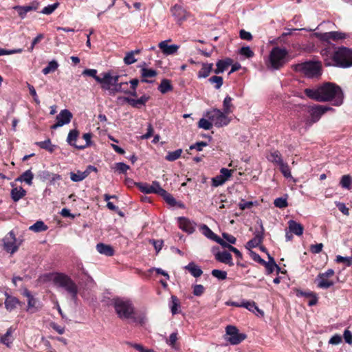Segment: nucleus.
<instances>
[{
	"label": "nucleus",
	"instance_id": "nucleus-1",
	"mask_svg": "<svg viewBox=\"0 0 352 352\" xmlns=\"http://www.w3.org/2000/svg\"><path fill=\"white\" fill-rule=\"evenodd\" d=\"M305 95L316 101L327 102L332 100L333 104L340 106L343 102L344 94L338 85L332 82H325L316 89H305Z\"/></svg>",
	"mask_w": 352,
	"mask_h": 352
},
{
	"label": "nucleus",
	"instance_id": "nucleus-6",
	"mask_svg": "<svg viewBox=\"0 0 352 352\" xmlns=\"http://www.w3.org/2000/svg\"><path fill=\"white\" fill-rule=\"evenodd\" d=\"M294 70L300 72L303 75L313 78L320 74V64L316 62H305L296 64L292 66Z\"/></svg>",
	"mask_w": 352,
	"mask_h": 352
},
{
	"label": "nucleus",
	"instance_id": "nucleus-37",
	"mask_svg": "<svg viewBox=\"0 0 352 352\" xmlns=\"http://www.w3.org/2000/svg\"><path fill=\"white\" fill-rule=\"evenodd\" d=\"M141 75L144 78L142 81L148 82L149 81L146 78L155 77L157 75V72L152 69L142 68L141 69Z\"/></svg>",
	"mask_w": 352,
	"mask_h": 352
},
{
	"label": "nucleus",
	"instance_id": "nucleus-28",
	"mask_svg": "<svg viewBox=\"0 0 352 352\" xmlns=\"http://www.w3.org/2000/svg\"><path fill=\"white\" fill-rule=\"evenodd\" d=\"M318 281V287L322 289H327L334 285V282L329 280V278H325L320 274L318 275L316 278Z\"/></svg>",
	"mask_w": 352,
	"mask_h": 352
},
{
	"label": "nucleus",
	"instance_id": "nucleus-54",
	"mask_svg": "<svg viewBox=\"0 0 352 352\" xmlns=\"http://www.w3.org/2000/svg\"><path fill=\"white\" fill-rule=\"evenodd\" d=\"M211 274L219 280H225L227 277V272L219 270H213Z\"/></svg>",
	"mask_w": 352,
	"mask_h": 352
},
{
	"label": "nucleus",
	"instance_id": "nucleus-33",
	"mask_svg": "<svg viewBox=\"0 0 352 352\" xmlns=\"http://www.w3.org/2000/svg\"><path fill=\"white\" fill-rule=\"evenodd\" d=\"M268 255V258H269V261H265V264H263V265H264L266 268V271L268 274H271L274 272V269L276 268L278 270H279V267L276 265L274 259L269 254H267Z\"/></svg>",
	"mask_w": 352,
	"mask_h": 352
},
{
	"label": "nucleus",
	"instance_id": "nucleus-40",
	"mask_svg": "<svg viewBox=\"0 0 352 352\" xmlns=\"http://www.w3.org/2000/svg\"><path fill=\"white\" fill-rule=\"evenodd\" d=\"M241 307H245L249 311H252L254 313L256 311L261 314V315H263V311L260 310L258 307L256 306V303L253 301H248L245 302H243L242 305H241Z\"/></svg>",
	"mask_w": 352,
	"mask_h": 352
},
{
	"label": "nucleus",
	"instance_id": "nucleus-16",
	"mask_svg": "<svg viewBox=\"0 0 352 352\" xmlns=\"http://www.w3.org/2000/svg\"><path fill=\"white\" fill-rule=\"evenodd\" d=\"M4 249L10 253L14 252L17 250L16 245V239L12 232H9L3 239Z\"/></svg>",
	"mask_w": 352,
	"mask_h": 352
},
{
	"label": "nucleus",
	"instance_id": "nucleus-29",
	"mask_svg": "<svg viewBox=\"0 0 352 352\" xmlns=\"http://www.w3.org/2000/svg\"><path fill=\"white\" fill-rule=\"evenodd\" d=\"M140 52V50H135L126 52L124 58V63L127 65L135 63L138 60L135 56L139 54Z\"/></svg>",
	"mask_w": 352,
	"mask_h": 352
},
{
	"label": "nucleus",
	"instance_id": "nucleus-8",
	"mask_svg": "<svg viewBox=\"0 0 352 352\" xmlns=\"http://www.w3.org/2000/svg\"><path fill=\"white\" fill-rule=\"evenodd\" d=\"M329 109H331L330 107L323 105H315L310 107L309 109L310 118L306 120V124L311 126L314 123H316L320 120L321 116Z\"/></svg>",
	"mask_w": 352,
	"mask_h": 352
},
{
	"label": "nucleus",
	"instance_id": "nucleus-38",
	"mask_svg": "<svg viewBox=\"0 0 352 352\" xmlns=\"http://www.w3.org/2000/svg\"><path fill=\"white\" fill-rule=\"evenodd\" d=\"M29 229L35 232H40L47 230V226L42 221H37L34 224L31 226Z\"/></svg>",
	"mask_w": 352,
	"mask_h": 352
},
{
	"label": "nucleus",
	"instance_id": "nucleus-50",
	"mask_svg": "<svg viewBox=\"0 0 352 352\" xmlns=\"http://www.w3.org/2000/svg\"><path fill=\"white\" fill-rule=\"evenodd\" d=\"M280 172L283 173L285 177L290 178L292 177V174L290 171V168L287 163L283 162L280 166Z\"/></svg>",
	"mask_w": 352,
	"mask_h": 352
},
{
	"label": "nucleus",
	"instance_id": "nucleus-19",
	"mask_svg": "<svg viewBox=\"0 0 352 352\" xmlns=\"http://www.w3.org/2000/svg\"><path fill=\"white\" fill-rule=\"evenodd\" d=\"M178 221L179 228L182 230L189 234H191L195 231L194 223L191 222L186 217H179Z\"/></svg>",
	"mask_w": 352,
	"mask_h": 352
},
{
	"label": "nucleus",
	"instance_id": "nucleus-64",
	"mask_svg": "<svg viewBox=\"0 0 352 352\" xmlns=\"http://www.w3.org/2000/svg\"><path fill=\"white\" fill-rule=\"evenodd\" d=\"M254 205L252 201H245L244 200H241V201L239 204V207L241 210H244L245 209L251 208Z\"/></svg>",
	"mask_w": 352,
	"mask_h": 352
},
{
	"label": "nucleus",
	"instance_id": "nucleus-20",
	"mask_svg": "<svg viewBox=\"0 0 352 352\" xmlns=\"http://www.w3.org/2000/svg\"><path fill=\"white\" fill-rule=\"evenodd\" d=\"M215 258L219 262L228 264L230 266L234 265L232 255L228 252H226V251L219 252L215 254Z\"/></svg>",
	"mask_w": 352,
	"mask_h": 352
},
{
	"label": "nucleus",
	"instance_id": "nucleus-60",
	"mask_svg": "<svg viewBox=\"0 0 352 352\" xmlns=\"http://www.w3.org/2000/svg\"><path fill=\"white\" fill-rule=\"evenodd\" d=\"M226 181L219 175L212 179V186L214 187L223 184Z\"/></svg>",
	"mask_w": 352,
	"mask_h": 352
},
{
	"label": "nucleus",
	"instance_id": "nucleus-5",
	"mask_svg": "<svg viewBox=\"0 0 352 352\" xmlns=\"http://www.w3.org/2000/svg\"><path fill=\"white\" fill-rule=\"evenodd\" d=\"M112 305L118 317L122 319L131 318L134 312L132 304L126 300L116 298L112 300Z\"/></svg>",
	"mask_w": 352,
	"mask_h": 352
},
{
	"label": "nucleus",
	"instance_id": "nucleus-48",
	"mask_svg": "<svg viewBox=\"0 0 352 352\" xmlns=\"http://www.w3.org/2000/svg\"><path fill=\"white\" fill-rule=\"evenodd\" d=\"M212 122L209 119L201 118L199 120L198 126L205 130H210L212 127Z\"/></svg>",
	"mask_w": 352,
	"mask_h": 352
},
{
	"label": "nucleus",
	"instance_id": "nucleus-58",
	"mask_svg": "<svg viewBox=\"0 0 352 352\" xmlns=\"http://www.w3.org/2000/svg\"><path fill=\"white\" fill-rule=\"evenodd\" d=\"M82 138L85 140L86 143L84 145L76 146L77 148L83 149L91 144V133H85V134H83Z\"/></svg>",
	"mask_w": 352,
	"mask_h": 352
},
{
	"label": "nucleus",
	"instance_id": "nucleus-55",
	"mask_svg": "<svg viewBox=\"0 0 352 352\" xmlns=\"http://www.w3.org/2000/svg\"><path fill=\"white\" fill-rule=\"evenodd\" d=\"M274 204L279 208H286L288 205L287 199L283 197L276 198L274 201Z\"/></svg>",
	"mask_w": 352,
	"mask_h": 352
},
{
	"label": "nucleus",
	"instance_id": "nucleus-36",
	"mask_svg": "<svg viewBox=\"0 0 352 352\" xmlns=\"http://www.w3.org/2000/svg\"><path fill=\"white\" fill-rule=\"evenodd\" d=\"M87 177V173L84 171L78 170L77 173H70V179L74 182H78Z\"/></svg>",
	"mask_w": 352,
	"mask_h": 352
},
{
	"label": "nucleus",
	"instance_id": "nucleus-24",
	"mask_svg": "<svg viewBox=\"0 0 352 352\" xmlns=\"http://www.w3.org/2000/svg\"><path fill=\"white\" fill-rule=\"evenodd\" d=\"M96 250L100 254L107 256H113L114 254V250L110 245L102 243L97 244Z\"/></svg>",
	"mask_w": 352,
	"mask_h": 352
},
{
	"label": "nucleus",
	"instance_id": "nucleus-63",
	"mask_svg": "<svg viewBox=\"0 0 352 352\" xmlns=\"http://www.w3.org/2000/svg\"><path fill=\"white\" fill-rule=\"evenodd\" d=\"M208 145L207 142H198L191 146H190V149H197L198 151H201L203 150V148L206 146Z\"/></svg>",
	"mask_w": 352,
	"mask_h": 352
},
{
	"label": "nucleus",
	"instance_id": "nucleus-52",
	"mask_svg": "<svg viewBox=\"0 0 352 352\" xmlns=\"http://www.w3.org/2000/svg\"><path fill=\"white\" fill-rule=\"evenodd\" d=\"M33 178H34V175L32 173L30 169H29L23 173V182H25L29 186H31L32 184Z\"/></svg>",
	"mask_w": 352,
	"mask_h": 352
},
{
	"label": "nucleus",
	"instance_id": "nucleus-27",
	"mask_svg": "<svg viewBox=\"0 0 352 352\" xmlns=\"http://www.w3.org/2000/svg\"><path fill=\"white\" fill-rule=\"evenodd\" d=\"M289 229L290 232L295 234L297 236H300L303 233V226L296 222L294 220H290L288 222Z\"/></svg>",
	"mask_w": 352,
	"mask_h": 352
},
{
	"label": "nucleus",
	"instance_id": "nucleus-10",
	"mask_svg": "<svg viewBox=\"0 0 352 352\" xmlns=\"http://www.w3.org/2000/svg\"><path fill=\"white\" fill-rule=\"evenodd\" d=\"M316 35L321 41L329 43L331 40L338 41L346 39L349 37V34L339 31H332L324 33H316Z\"/></svg>",
	"mask_w": 352,
	"mask_h": 352
},
{
	"label": "nucleus",
	"instance_id": "nucleus-51",
	"mask_svg": "<svg viewBox=\"0 0 352 352\" xmlns=\"http://www.w3.org/2000/svg\"><path fill=\"white\" fill-rule=\"evenodd\" d=\"M59 6V3L56 2L54 4L49 5L45 7L42 10L41 13L44 14H52Z\"/></svg>",
	"mask_w": 352,
	"mask_h": 352
},
{
	"label": "nucleus",
	"instance_id": "nucleus-61",
	"mask_svg": "<svg viewBox=\"0 0 352 352\" xmlns=\"http://www.w3.org/2000/svg\"><path fill=\"white\" fill-rule=\"evenodd\" d=\"M205 288L202 285H195L193 286V294L199 296L204 294Z\"/></svg>",
	"mask_w": 352,
	"mask_h": 352
},
{
	"label": "nucleus",
	"instance_id": "nucleus-30",
	"mask_svg": "<svg viewBox=\"0 0 352 352\" xmlns=\"http://www.w3.org/2000/svg\"><path fill=\"white\" fill-rule=\"evenodd\" d=\"M5 300V306L7 310L12 311L19 305V300L14 296L7 295Z\"/></svg>",
	"mask_w": 352,
	"mask_h": 352
},
{
	"label": "nucleus",
	"instance_id": "nucleus-18",
	"mask_svg": "<svg viewBox=\"0 0 352 352\" xmlns=\"http://www.w3.org/2000/svg\"><path fill=\"white\" fill-rule=\"evenodd\" d=\"M170 41V40L163 41L158 45L159 47L165 55H172L175 54L179 47V45L175 44L168 45V42Z\"/></svg>",
	"mask_w": 352,
	"mask_h": 352
},
{
	"label": "nucleus",
	"instance_id": "nucleus-13",
	"mask_svg": "<svg viewBox=\"0 0 352 352\" xmlns=\"http://www.w3.org/2000/svg\"><path fill=\"white\" fill-rule=\"evenodd\" d=\"M72 113L67 109L60 111L56 117V122L51 126L52 129H56L71 122Z\"/></svg>",
	"mask_w": 352,
	"mask_h": 352
},
{
	"label": "nucleus",
	"instance_id": "nucleus-32",
	"mask_svg": "<svg viewBox=\"0 0 352 352\" xmlns=\"http://www.w3.org/2000/svg\"><path fill=\"white\" fill-rule=\"evenodd\" d=\"M14 330L12 328L8 329L5 335L0 334V342L6 344L7 346H10V344L12 342V334Z\"/></svg>",
	"mask_w": 352,
	"mask_h": 352
},
{
	"label": "nucleus",
	"instance_id": "nucleus-62",
	"mask_svg": "<svg viewBox=\"0 0 352 352\" xmlns=\"http://www.w3.org/2000/svg\"><path fill=\"white\" fill-rule=\"evenodd\" d=\"M233 170H229L228 168H222L220 170V173H221V176L226 180L227 181L232 175V173Z\"/></svg>",
	"mask_w": 352,
	"mask_h": 352
},
{
	"label": "nucleus",
	"instance_id": "nucleus-35",
	"mask_svg": "<svg viewBox=\"0 0 352 352\" xmlns=\"http://www.w3.org/2000/svg\"><path fill=\"white\" fill-rule=\"evenodd\" d=\"M173 86L170 84V80L168 79H163L159 85L158 89L162 94H166L169 91L173 90Z\"/></svg>",
	"mask_w": 352,
	"mask_h": 352
},
{
	"label": "nucleus",
	"instance_id": "nucleus-23",
	"mask_svg": "<svg viewBox=\"0 0 352 352\" xmlns=\"http://www.w3.org/2000/svg\"><path fill=\"white\" fill-rule=\"evenodd\" d=\"M148 98H149L146 96H142L137 100L127 97L123 98V100L132 107L139 108L140 106L144 105V104L148 101Z\"/></svg>",
	"mask_w": 352,
	"mask_h": 352
},
{
	"label": "nucleus",
	"instance_id": "nucleus-44",
	"mask_svg": "<svg viewBox=\"0 0 352 352\" xmlns=\"http://www.w3.org/2000/svg\"><path fill=\"white\" fill-rule=\"evenodd\" d=\"M38 144L41 148L45 149L50 153H53L56 147L54 145L52 144L51 141L50 140L41 142L38 143Z\"/></svg>",
	"mask_w": 352,
	"mask_h": 352
},
{
	"label": "nucleus",
	"instance_id": "nucleus-59",
	"mask_svg": "<svg viewBox=\"0 0 352 352\" xmlns=\"http://www.w3.org/2000/svg\"><path fill=\"white\" fill-rule=\"evenodd\" d=\"M336 261L337 263H345L347 266L352 265V257H344L342 256H337Z\"/></svg>",
	"mask_w": 352,
	"mask_h": 352
},
{
	"label": "nucleus",
	"instance_id": "nucleus-15",
	"mask_svg": "<svg viewBox=\"0 0 352 352\" xmlns=\"http://www.w3.org/2000/svg\"><path fill=\"white\" fill-rule=\"evenodd\" d=\"M135 185L141 192L146 194L155 193L158 195L161 188L160 183L157 181H153L151 185L146 183H136Z\"/></svg>",
	"mask_w": 352,
	"mask_h": 352
},
{
	"label": "nucleus",
	"instance_id": "nucleus-49",
	"mask_svg": "<svg viewBox=\"0 0 352 352\" xmlns=\"http://www.w3.org/2000/svg\"><path fill=\"white\" fill-rule=\"evenodd\" d=\"M171 302H172V305L170 306L171 312L173 315H175L177 313H178V308L180 307V303H179L178 298L175 296H171Z\"/></svg>",
	"mask_w": 352,
	"mask_h": 352
},
{
	"label": "nucleus",
	"instance_id": "nucleus-56",
	"mask_svg": "<svg viewBox=\"0 0 352 352\" xmlns=\"http://www.w3.org/2000/svg\"><path fill=\"white\" fill-rule=\"evenodd\" d=\"M240 54L244 56L246 58H252V56H254V53L250 49V47L246 46L241 48Z\"/></svg>",
	"mask_w": 352,
	"mask_h": 352
},
{
	"label": "nucleus",
	"instance_id": "nucleus-7",
	"mask_svg": "<svg viewBox=\"0 0 352 352\" xmlns=\"http://www.w3.org/2000/svg\"><path fill=\"white\" fill-rule=\"evenodd\" d=\"M228 113L218 109H213L207 112L206 116L217 127L227 126L231 121Z\"/></svg>",
	"mask_w": 352,
	"mask_h": 352
},
{
	"label": "nucleus",
	"instance_id": "nucleus-39",
	"mask_svg": "<svg viewBox=\"0 0 352 352\" xmlns=\"http://www.w3.org/2000/svg\"><path fill=\"white\" fill-rule=\"evenodd\" d=\"M182 149L179 148L174 151L168 152L165 157V159L169 162H173L181 157Z\"/></svg>",
	"mask_w": 352,
	"mask_h": 352
},
{
	"label": "nucleus",
	"instance_id": "nucleus-2",
	"mask_svg": "<svg viewBox=\"0 0 352 352\" xmlns=\"http://www.w3.org/2000/svg\"><path fill=\"white\" fill-rule=\"evenodd\" d=\"M334 65L347 68L352 66V49L346 47H338L335 48L332 55Z\"/></svg>",
	"mask_w": 352,
	"mask_h": 352
},
{
	"label": "nucleus",
	"instance_id": "nucleus-46",
	"mask_svg": "<svg viewBox=\"0 0 352 352\" xmlns=\"http://www.w3.org/2000/svg\"><path fill=\"white\" fill-rule=\"evenodd\" d=\"M352 183V178L349 175H343L340 180V185L342 188L349 189Z\"/></svg>",
	"mask_w": 352,
	"mask_h": 352
},
{
	"label": "nucleus",
	"instance_id": "nucleus-21",
	"mask_svg": "<svg viewBox=\"0 0 352 352\" xmlns=\"http://www.w3.org/2000/svg\"><path fill=\"white\" fill-rule=\"evenodd\" d=\"M116 93L126 94L128 91V82H119L114 85L112 89H110V95H115Z\"/></svg>",
	"mask_w": 352,
	"mask_h": 352
},
{
	"label": "nucleus",
	"instance_id": "nucleus-42",
	"mask_svg": "<svg viewBox=\"0 0 352 352\" xmlns=\"http://www.w3.org/2000/svg\"><path fill=\"white\" fill-rule=\"evenodd\" d=\"M78 136V131L77 130H71L68 134L67 141V142L76 148L77 144H75V142L77 140Z\"/></svg>",
	"mask_w": 352,
	"mask_h": 352
},
{
	"label": "nucleus",
	"instance_id": "nucleus-26",
	"mask_svg": "<svg viewBox=\"0 0 352 352\" xmlns=\"http://www.w3.org/2000/svg\"><path fill=\"white\" fill-rule=\"evenodd\" d=\"M184 268L188 270L194 277L198 278L203 274L201 269L194 262H190Z\"/></svg>",
	"mask_w": 352,
	"mask_h": 352
},
{
	"label": "nucleus",
	"instance_id": "nucleus-3",
	"mask_svg": "<svg viewBox=\"0 0 352 352\" xmlns=\"http://www.w3.org/2000/svg\"><path fill=\"white\" fill-rule=\"evenodd\" d=\"M55 285L64 288L72 296L76 299L78 294V287L76 284L67 275L62 273L50 274Z\"/></svg>",
	"mask_w": 352,
	"mask_h": 352
},
{
	"label": "nucleus",
	"instance_id": "nucleus-31",
	"mask_svg": "<svg viewBox=\"0 0 352 352\" xmlns=\"http://www.w3.org/2000/svg\"><path fill=\"white\" fill-rule=\"evenodd\" d=\"M267 159L271 162H272L276 165H278V166H280L281 164H283L284 162L280 153L278 151L272 152L268 155Z\"/></svg>",
	"mask_w": 352,
	"mask_h": 352
},
{
	"label": "nucleus",
	"instance_id": "nucleus-43",
	"mask_svg": "<svg viewBox=\"0 0 352 352\" xmlns=\"http://www.w3.org/2000/svg\"><path fill=\"white\" fill-rule=\"evenodd\" d=\"M201 230L203 231L204 234L208 239L216 241L217 239L219 237L206 225H203L201 226Z\"/></svg>",
	"mask_w": 352,
	"mask_h": 352
},
{
	"label": "nucleus",
	"instance_id": "nucleus-17",
	"mask_svg": "<svg viewBox=\"0 0 352 352\" xmlns=\"http://www.w3.org/2000/svg\"><path fill=\"white\" fill-rule=\"evenodd\" d=\"M171 12L177 23H181L188 17V13L181 6L175 5L171 8Z\"/></svg>",
	"mask_w": 352,
	"mask_h": 352
},
{
	"label": "nucleus",
	"instance_id": "nucleus-22",
	"mask_svg": "<svg viewBox=\"0 0 352 352\" xmlns=\"http://www.w3.org/2000/svg\"><path fill=\"white\" fill-rule=\"evenodd\" d=\"M232 64V60L231 58H226L224 60H219L217 63V68L214 70L216 74L223 73L226 71L229 66Z\"/></svg>",
	"mask_w": 352,
	"mask_h": 352
},
{
	"label": "nucleus",
	"instance_id": "nucleus-11",
	"mask_svg": "<svg viewBox=\"0 0 352 352\" xmlns=\"http://www.w3.org/2000/svg\"><path fill=\"white\" fill-rule=\"evenodd\" d=\"M120 76H111L109 72L102 74V77L97 78V82L101 84L102 89L108 90L110 94V89L119 80Z\"/></svg>",
	"mask_w": 352,
	"mask_h": 352
},
{
	"label": "nucleus",
	"instance_id": "nucleus-41",
	"mask_svg": "<svg viewBox=\"0 0 352 352\" xmlns=\"http://www.w3.org/2000/svg\"><path fill=\"white\" fill-rule=\"evenodd\" d=\"M58 67V63L56 60H53L48 63L47 67L43 69L42 72L45 75H46L50 73L55 72L57 69Z\"/></svg>",
	"mask_w": 352,
	"mask_h": 352
},
{
	"label": "nucleus",
	"instance_id": "nucleus-57",
	"mask_svg": "<svg viewBox=\"0 0 352 352\" xmlns=\"http://www.w3.org/2000/svg\"><path fill=\"white\" fill-rule=\"evenodd\" d=\"M21 189V188H20L19 189H18L17 188H14L12 190L11 196L14 201H19L22 197Z\"/></svg>",
	"mask_w": 352,
	"mask_h": 352
},
{
	"label": "nucleus",
	"instance_id": "nucleus-25",
	"mask_svg": "<svg viewBox=\"0 0 352 352\" xmlns=\"http://www.w3.org/2000/svg\"><path fill=\"white\" fill-rule=\"evenodd\" d=\"M213 69L212 63H203L201 69L197 73L199 78H205L209 76Z\"/></svg>",
	"mask_w": 352,
	"mask_h": 352
},
{
	"label": "nucleus",
	"instance_id": "nucleus-12",
	"mask_svg": "<svg viewBox=\"0 0 352 352\" xmlns=\"http://www.w3.org/2000/svg\"><path fill=\"white\" fill-rule=\"evenodd\" d=\"M227 340L232 344H238L246 338V335L240 333L236 327L228 325L226 327Z\"/></svg>",
	"mask_w": 352,
	"mask_h": 352
},
{
	"label": "nucleus",
	"instance_id": "nucleus-4",
	"mask_svg": "<svg viewBox=\"0 0 352 352\" xmlns=\"http://www.w3.org/2000/svg\"><path fill=\"white\" fill-rule=\"evenodd\" d=\"M287 54L288 52L285 48L273 47L269 55L267 67L272 69H280L286 63Z\"/></svg>",
	"mask_w": 352,
	"mask_h": 352
},
{
	"label": "nucleus",
	"instance_id": "nucleus-47",
	"mask_svg": "<svg viewBox=\"0 0 352 352\" xmlns=\"http://www.w3.org/2000/svg\"><path fill=\"white\" fill-rule=\"evenodd\" d=\"M208 80L211 84L214 85V87L217 89H220L223 85V78L221 76H213L210 77Z\"/></svg>",
	"mask_w": 352,
	"mask_h": 352
},
{
	"label": "nucleus",
	"instance_id": "nucleus-45",
	"mask_svg": "<svg viewBox=\"0 0 352 352\" xmlns=\"http://www.w3.org/2000/svg\"><path fill=\"white\" fill-rule=\"evenodd\" d=\"M232 98L230 96H226L223 100V111L226 113L230 114L232 113L231 107H232Z\"/></svg>",
	"mask_w": 352,
	"mask_h": 352
},
{
	"label": "nucleus",
	"instance_id": "nucleus-53",
	"mask_svg": "<svg viewBox=\"0 0 352 352\" xmlns=\"http://www.w3.org/2000/svg\"><path fill=\"white\" fill-rule=\"evenodd\" d=\"M115 168L119 173H125L130 167L123 162H118L115 164Z\"/></svg>",
	"mask_w": 352,
	"mask_h": 352
},
{
	"label": "nucleus",
	"instance_id": "nucleus-9",
	"mask_svg": "<svg viewBox=\"0 0 352 352\" xmlns=\"http://www.w3.org/2000/svg\"><path fill=\"white\" fill-rule=\"evenodd\" d=\"M23 296L27 298V306L25 311L28 314H33L41 309L42 305L41 302L32 295L29 291L27 289L23 290Z\"/></svg>",
	"mask_w": 352,
	"mask_h": 352
},
{
	"label": "nucleus",
	"instance_id": "nucleus-14",
	"mask_svg": "<svg viewBox=\"0 0 352 352\" xmlns=\"http://www.w3.org/2000/svg\"><path fill=\"white\" fill-rule=\"evenodd\" d=\"M263 235L264 228L261 223L260 229L254 232V237L247 243L245 245L246 248L251 250L252 248L258 246L263 242Z\"/></svg>",
	"mask_w": 352,
	"mask_h": 352
},
{
	"label": "nucleus",
	"instance_id": "nucleus-34",
	"mask_svg": "<svg viewBox=\"0 0 352 352\" xmlns=\"http://www.w3.org/2000/svg\"><path fill=\"white\" fill-rule=\"evenodd\" d=\"M158 195L163 197V198L166 200V201L171 206H175L176 204L175 199L168 192H167L162 187L160 189Z\"/></svg>",
	"mask_w": 352,
	"mask_h": 352
}]
</instances>
